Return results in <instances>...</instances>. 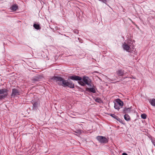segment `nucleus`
I'll return each instance as SVG.
<instances>
[{"instance_id": "nucleus-14", "label": "nucleus", "mask_w": 155, "mask_h": 155, "mask_svg": "<svg viewBox=\"0 0 155 155\" xmlns=\"http://www.w3.org/2000/svg\"><path fill=\"white\" fill-rule=\"evenodd\" d=\"M124 118L125 120L127 121H129L130 120V116L127 114H125L124 115Z\"/></svg>"}, {"instance_id": "nucleus-12", "label": "nucleus", "mask_w": 155, "mask_h": 155, "mask_svg": "<svg viewBox=\"0 0 155 155\" xmlns=\"http://www.w3.org/2000/svg\"><path fill=\"white\" fill-rule=\"evenodd\" d=\"M131 107L130 108H125L123 110V113L126 114L129 113L131 112Z\"/></svg>"}, {"instance_id": "nucleus-8", "label": "nucleus", "mask_w": 155, "mask_h": 155, "mask_svg": "<svg viewBox=\"0 0 155 155\" xmlns=\"http://www.w3.org/2000/svg\"><path fill=\"white\" fill-rule=\"evenodd\" d=\"M85 91H86L89 92H92L93 93H96V90L95 89V86L94 85L92 87L86 88Z\"/></svg>"}, {"instance_id": "nucleus-5", "label": "nucleus", "mask_w": 155, "mask_h": 155, "mask_svg": "<svg viewBox=\"0 0 155 155\" xmlns=\"http://www.w3.org/2000/svg\"><path fill=\"white\" fill-rule=\"evenodd\" d=\"M96 138L99 142L102 143H106L108 142L107 139L105 137L102 136H97Z\"/></svg>"}, {"instance_id": "nucleus-13", "label": "nucleus", "mask_w": 155, "mask_h": 155, "mask_svg": "<svg viewBox=\"0 0 155 155\" xmlns=\"http://www.w3.org/2000/svg\"><path fill=\"white\" fill-rule=\"evenodd\" d=\"M10 8L12 10L15 11L18 9V6L16 4H14Z\"/></svg>"}, {"instance_id": "nucleus-1", "label": "nucleus", "mask_w": 155, "mask_h": 155, "mask_svg": "<svg viewBox=\"0 0 155 155\" xmlns=\"http://www.w3.org/2000/svg\"><path fill=\"white\" fill-rule=\"evenodd\" d=\"M70 79L78 81L81 80V77L73 75L69 76L67 80H65L63 78L58 76H54L53 78V80L59 85L62 86L64 87H68L70 88H73L74 87V84Z\"/></svg>"}, {"instance_id": "nucleus-17", "label": "nucleus", "mask_w": 155, "mask_h": 155, "mask_svg": "<svg viewBox=\"0 0 155 155\" xmlns=\"http://www.w3.org/2000/svg\"><path fill=\"white\" fill-rule=\"evenodd\" d=\"M141 117L143 119H145L147 117V115L145 114H142L141 115Z\"/></svg>"}, {"instance_id": "nucleus-10", "label": "nucleus", "mask_w": 155, "mask_h": 155, "mask_svg": "<svg viewBox=\"0 0 155 155\" xmlns=\"http://www.w3.org/2000/svg\"><path fill=\"white\" fill-rule=\"evenodd\" d=\"M126 43L128 45L131 47L133 50H134V46L133 44V42L132 41L130 40H128L127 43Z\"/></svg>"}, {"instance_id": "nucleus-4", "label": "nucleus", "mask_w": 155, "mask_h": 155, "mask_svg": "<svg viewBox=\"0 0 155 155\" xmlns=\"http://www.w3.org/2000/svg\"><path fill=\"white\" fill-rule=\"evenodd\" d=\"M7 95V90L4 88L0 89V100L5 99Z\"/></svg>"}, {"instance_id": "nucleus-3", "label": "nucleus", "mask_w": 155, "mask_h": 155, "mask_svg": "<svg viewBox=\"0 0 155 155\" xmlns=\"http://www.w3.org/2000/svg\"><path fill=\"white\" fill-rule=\"evenodd\" d=\"M124 103L119 98L116 100V102L114 103V107L118 110H119L120 107L123 105Z\"/></svg>"}, {"instance_id": "nucleus-25", "label": "nucleus", "mask_w": 155, "mask_h": 155, "mask_svg": "<svg viewBox=\"0 0 155 155\" xmlns=\"http://www.w3.org/2000/svg\"><path fill=\"white\" fill-rule=\"evenodd\" d=\"M122 155H127V154L126 153H123Z\"/></svg>"}, {"instance_id": "nucleus-6", "label": "nucleus", "mask_w": 155, "mask_h": 155, "mask_svg": "<svg viewBox=\"0 0 155 155\" xmlns=\"http://www.w3.org/2000/svg\"><path fill=\"white\" fill-rule=\"evenodd\" d=\"M123 47L124 50H126L128 52H131L132 51H133V50L132 49L131 47L128 45L126 42L124 43Z\"/></svg>"}, {"instance_id": "nucleus-27", "label": "nucleus", "mask_w": 155, "mask_h": 155, "mask_svg": "<svg viewBox=\"0 0 155 155\" xmlns=\"http://www.w3.org/2000/svg\"><path fill=\"white\" fill-rule=\"evenodd\" d=\"M154 146L155 147V146Z\"/></svg>"}, {"instance_id": "nucleus-15", "label": "nucleus", "mask_w": 155, "mask_h": 155, "mask_svg": "<svg viewBox=\"0 0 155 155\" xmlns=\"http://www.w3.org/2000/svg\"><path fill=\"white\" fill-rule=\"evenodd\" d=\"M33 27L36 29H39L40 28V25L38 24H34L33 25Z\"/></svg>"}, {"instance_id": "nucleus-19", "label": "nucleus", "mask_w": 155, "mask_h": 155, "mask_svg": "<svg viewBox=\"0 0 155 155\" xmlns=\"http://www.w3.org/2000/svg\"><path fill=\"white\" fill-rule=\"evenodd\" d=\"M37 103L36 102L34 103L33 104V108H35L37 107Z\"/></svg>"}, {"instance_id": "nucleus-7", "label": "nucleus", "mask_w": 155, "mask_h": 155, "mask_svg": "<svg viewBox=\"0 0 155 155\" xmlns=\"http://www.w3.org/2000/svg\"><path fill=\"white\" fill-rule=\"evenodd\" d=\"M20 95V92L16 88L12 89L11 96L15 97Z\"/></svg>"}, {"instance_id": "nucleus-22", "label": "nucleus", "mask_w": 155, "mask_h": 155, "mask_svg": "<svg viewBox=\"0 0 155 155\" xmlns=\"http://www.w3.org/2000/svg\"><path fill=\"white\" fill-rule=\"evenodd\" d=\"M73 31L74 33L76 34H78L79 32L77 30H74Z\"/></svg>"}, {"instance_id": "nucleus-24", "label": "nucleus", "mask_w": 155, "mask_h": 155, "mask_svg": "<svg viewBox=\"0 0 155 155\" xmlns=\"http://www.w3.org/2000/svg\"><path fill=\"white\" fill-rule=\"evenodd\" d=\"M96 102H98V103H100L101 100L99 98H97L96 100Z\"/></svg>"}, {"instance_id": "nucleus-18", "label": "nucleus", "mask_w": 155, "mask_h": 155, "mask_svg": "<svg viewBox=\"0 0 155 155\" xmlns=\"http://www.w3.org/2000/svg\"><path fill=\"white\" fill-rule=\"evenodd\" d=\"M110 116L112 117H113V118H114L115 119H117V117H118L117 116H116L115 114H110Z\"/></svg>"}, {"instance_id": "nucleus-16", "label": "nucleus", "mask_w": 155, "mask_h": 155, "mask_svg": "<svg viewBox=\"0 0 155 155\" xmlns=\"http://www.w3.org/2000/svg\"><path fill=\"white\" fill-rule=\"evenodd\" d=\"M150 102L152 106L155 107V99L150 100Z\"/></svg>"}, {"instance_id": "nucleus-23", "label": "nucleus", "mask_w": 155, "mask_h": 155, "mask_svg": "<svg viewBox=\"0 0 155 155\" xmlns=\"http://www.w3.org/2000/svg\"><path fill=\"white\" fill-rule=\"evenodd\" d=\"M120 123H122V120L118 117H117V119H116Z\"/></svg>"}, {"instance_id": "nucleus-11", "label": "nucleus", "mask_w": 155, "mask_h": 155, "mask_svg": "<svg viewBox=\"0 0 155 155\" xmlns=\"http://www.w3.org/2000/svg\"><path fill=\"white\" fill-rule=\"evenodd\" d=\"M117 73L118 76H123L124 74V71L122 69L119 70L117 71Z\"/></svg>"}, {"instance_id": "nucleus-2", "label": "nucleus", "mask_w": 155, "mask_h": 155, "mask_svg": "<svg viewBox=\"0 0 155 155\" xmlns=\"http://www.w3.org/2000/svg\"><path fill=\"white\" fill-rule=\"evenodd\" d=\"M91 81L88 77L84 76L83 78H81V80L80 81H78V83L82 86H85L86 84L92 87L91 84Z\"/></svg>"}, {"instance_id": "nucleus-20", "label": "nucleus", "mask_w": 155, "mask_h": 155, "mask_svg": "<svg viewBox=\"0 0 155 155\" xmlns=\"http://www.w3.org/2000/svg\"><path fill=\"white\" fill-rule=\"evenodd\" d=\"M151 142L154 146H155V140L151 138Z\"/></svg>"}, {"instance_id": "nucleus-26", "label": "nucleus", "mask_w": 155, "mask_h": 155, "mask_svg": "<svg viewBox=\"0 0 155 155\" xmlns=\"http://www.w3.org/2000/svg\"><path fill=\"white\" fill-rule=\"evenodd\" d=\"M78 40L81 43H82V41H81V40H80V39L79 38H78Z\"/></svg>"}, {"instance_id": "nucleus-21", "label": "nucleus", "mask_w": 155, "mask_h": 155, "mask_svg": "<svg viewBox=\"0 0 155 155\" xmlns=\"http://www.w3.org/2000/svg\"><path fill=\"white\" fill-rule=\"evenodd\" d=\"M99 1L102 2H103L106 4L107 2V0H98Z\"/></svg>"}, {"instance_id": "nucleus-9", "label": "nucleus", "mask_w": 155, "mask_h": 155, "mask_svg": "<svg viewBox=\"0 0 155 155\" xmlns=\"http://www.w3.org/2000/svg\"><path fill=\"white\" fill-rule=\"evenodd\" d=\"M41 78L40 76H37L34 77L32 79V81L33 83H35L36 81H40Z\"/></svg>"}]
</instances>
